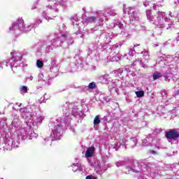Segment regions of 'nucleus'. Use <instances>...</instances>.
Returning a JSON list of instances; mask_svg holds the SVG:
<instances>
[{
	"label": "nucleus",
	"mask_w": 179,
	"mask_h": 179,
	"mask_svg": "<svg viewBox=\"0 0 179 179\" xmlns=\"http://www.w3.org/2000/svg\"><path fill=\"white\" fill-rule=\"evenodd\" d=\"M165 137L166 139H173L176 141L179 138V132L176 129H171L165 133Z\"/></svg>",
	"instance_id": "nucleus-1"
},
{
	"label": "nucleus",
	"mask_w": 179,
	"mask_h": 179,
	"mask_svg": "<svg viewBox=\"0 0 179 179\" xmlns=\"http://www.w3.org/2000/svg\"><path fill=\"white\" fill-rule=\"evenodd\" d=\"M94 150H96V148L94 146L88 148L85 152V157L87 159H89V157H92V156L94 155Z\"/></svg>",
	"instance_id": "nucleus-2"
},
{
	"label": "nucleus",
	"mask_w": 179,
	"mask_h": 179,
	"mask_svg": "<svg viewBox=\"0 0 179 179\" xmlns=\"http://www.w3.org/2000/svg\"><path fill=\"white\" fill-rule=\"evenodd\" d=\"M163 75H162V73L159 71H155V73L152 75L153 80H157V79L162 78Z\"/></svg>",
	"instance_id": "nucleus-3"
},
{
	"label": "nucleus",
	"mask_w": 179,
	"mask_h": 179,
	"mask_svg": "<svg viewBox=\"0 0 179 179\" xmlns=\"http://www.w3.org/2000/svg\"><path fill=\"white\" fill-rule=\"evenodd\" d=\"M101 122V120H100V115H97L94 120V125H99Z\"/></svg>",
	"instance_id": "nucleus-4"
},
{
	"label": "nucleus",
	"mask_w": 179,
	"mask_h": 179,
	"mask_svg": "<svg viewBox=\"0 0 179 179\" xmlns=\"http://www.w3.org/2000/svg\"><path fill=\"white\" fill-rule=\"evenodd\" d=\"M97 20V17L94 16L90 17L88 19H87V23H94L96 20Z\"/></svg>",
	"instance_id": "nucleus-5"
},
{
	"label": "nucleus",
	"mask_w": 179,
	"mask_h": 179,
	"mask_svg": "<svg viewBox=\"0 0 179 179\" xmlns=\"http://www.w3.org/2000/svg\"><path fill=\"white\" fill-rule=\"evenodd\" d=\"M136 94L137 97H143L145 96V92L144 91H136Z\"/></svg>",
	"instance_id": "nucleus-6"
},
{
	"label": "nucleus",
	"mask_w": 179,
	"mask_h": 179,
	"mask_svg": "<svg viewBox=\"0 0 179 179\" xmlns=\"http://www.w3.org/2000/svg\"><path fill=\"white\" fill-rule=\"evenodd\" d=\"M36 66H37V68H43V66H44V63H43V61L41 60H37Z\"/></svg>",
	"instance_id": "nucleus-7"
},
{
	"label": "nucleus",
	"mask_w": 179,
	"mask_h": 179,
	"mask_svg": "<svg viewBox=\"0 0 179 179\" xmlns=\"http://www.w3.org/2000/svg\"><path fill=\"white\" fill-rule=\"evenodd\" d=\"M94 87H96V83L94 82L90 83L88 85V89H94Z\"/></svg>",
	"instance_id": "nucleus-8"
},
{
	"label": "nucleus",
	"mask_w": 179,
	"mask_h": 179,
	"mask_svg": "<svg viewBox=\"0 0 179 179\" xmlns=\"http://www.w3.org/2000/svg\"><path fill=\"white\" fill-rule=\"evenodd\" d=\"M21 90L22 91V92H24V93H27V87H26V86H22V87H21Z\"/></svg>",
	"instance_id": "nucleus-9"
},
{
	"label": "nucleus",
	"mask_w": 179,
	"mask_h": 179,
	"mask_svg": "<svg viewBox=\"0 0 179 179\" xmlns=\"http://www.w3.org/2000/svg\"><path fill=\"white\" fill-rule=\"evenodd\" d=\"M73 166L76 167L74 169H73V171H76V170L79 169V166H78V164H73Z\"/></svg>",
	"instance_id": "nucleus-10"
},
{
	"label": "nucleus",
	"mask_w": 179,
	"mask_h": 179,
	"mask_svg": "<svg viewBox=\"0 0 179 179\" xmlns=\"http://www.w3.org/2000/svg\"><path fill=\"white\" fill-rule=\"evenodd\" d=\"M85 179H96V177L93 176H87Z\"/></svg>",
	"instance_id": "nucleus-11"
},
{
	"label": "nucleus",
	"mask_w": 179,
	"mask_h": 179,
	"mask_svg": "<svg viewBox=\"0 0 179 179\" xmlns=\"http://www.w3.org/2000/svg\"><path fill=\"white\" fill-rule=\"evenodd\" d=\"M169 27H168L167 29H171V26H174V24H173V22H171V23L169 24Z\"/></svg>",
	"instance_id": "nucleus-12"
},
{
	"label": "nucleus",
	"mask_w": 179,
	"mask_h": 179,
	"mask_svg": "<svg viewBox=\"0 0 179 179\" xmlns=\"http://www.w3.org/2000/svg\"><path fill=\"white\" fill-rule=\"evenodd\" d=\"M131 171H132V173H139V171L134 169H131Z\"/></svg>",
	"instance_id": "nucleus-13"
},
{
	"label": "nucleus",
	"mask_w": 179,
	"mask_h": 179,
	"mask_svg": "<svg viewBox=\"0 0 179 179\" xmlns=\"http://www.w3.org/2000/svg\"><path fill=\"white\" fill-rule=\"evenodd\" d=\"M127 169L129 170V171H132V168H131V166H127Z\"/></svg>",
	"instance_id": "nucleus-14"
},
{
	"label": "nucleus",
	"mask_w": 179,
	"mask_h": 179,
	"mask_svg": "<svg viewBox=\"0 0 179 179\" xmlns=\"http://www.w3.org/2000/svg\"><path fill=\"white\" fill-rule=\"evenodd\" d=\"M176 96H179V90H177L176 92Z\"/></svg>",
	"instance_id": "nucleus-15"
},
{
	"label": "nucleus",
	"mask_w": 179,
	"mask_h": 179,
	"mask_svg": "<svg viewBox=\"0 0 179 179\" xmlns=\"http://www.w3.org/2000/svg\"><path fill=\"white\" fill-rule=\"evenodd\" d=\"M151 153L155 154V153H156V151H155V150H151Z\"/></svg>",
	"instance_id": "nucleus-16"
},
{
	"label": "nucleus",
	"mask_w": 179,
	"mask_h": 179,
	"mask_svg": "<svg viewBox=\"0 0 179 179\" xmlns=\"http://www.w3.org/2000/svg\"><path fill=\"white\" fill-rule=\"evenodd\" d=\"M159 28H160V29H163V25L160 24V25H159Z\"/></svg>",
	"instance_id": "nucleus-17"
},
{
	"label": "nucleus",
	"mask_w": 179,
	"mask_h": 179,
	"mask_svg": "<svg viewBox=\"0 0 179 179\" xmlns=\"http://www.w3.org/2000/svg\"><path fill=\"white\" fill-rule=\"evenodd\" d=\"M62 37H65V38H66V35L62 34Z\"/></svg>",
	"instance_id": "nucleus-18"
},
{
	"label": "nucleus",
	"mask_w": 179,
	"mask_h": 179,
	"mask_svg": "<svg viewBox=\"0 0 179 179\" xmlns=\"http://www.w3.org/2000/svg\"><path fill=\"white\" fill-rule=\"evenodd\" d=\"M15 27H16V25H13V26L12 27V29H15Z\"/></svg>",
	"instance_id": "nucleus-19"
},
{
	"label": "nucleus",
	"mask_w": 179,
	"mask_h": 179,
	"mask_svg": "<svg viewBox=\"0 0 179 179\" xmlns=\"http://www.w3.org/2000/svg\"><path fill=\"white\" fill-rule=\"evenodd\" d=\"M11 59H13V61H15V59H14L13 57H12Z\"/></svg>",
	"instance_id": "nucleus-20"
},
{
	"label": "nucleus",
	"mask_w": 179,
	"mask_h": 179,
	"mask_svg": "<svg viewBox=\"0 0 179 179\" xmlns=\"http://www.w3.org/2000/svg\"><path fill=\"white\" fill-rule=\"evenodd\" d=\"M13 54H15V53H13V52H11V55H13Z\"/></svg>",
	"instance_id": "nucleus-21"
},
{
	"label": "nucleus",
	"mask_w": 179,
	"mask_h": 179,
	"mask_svg": "<svg viewBox=\"0 0 179 179\" xmlns=\"http://www.w3.org/2000/svg\"><path fill=\"white\" fill-rule=\"evenodd\" d=\"M22 106V103H20V105H19V107H20Z\"/></svg>",
	"instance_id": "nucleus-22"
},
{
	"label": "nucleus",
	"mask_w": 179,
	"mask_h": 179,
	"mask_svg": "<svg viewBox=\"0 0 179 179\" xmlns=\"http://www.w3.org/2000/svg\"><path fill=\"white\" fill-rule=\"evenodd\" d=\"M16 24H18V26H19V22H17Z\"/></svg>",
	"instance_id": "nucleus-23"
},
{
	"label": "nucleus",
	"mask_w": 179,
	"mask_h": 179,
	"mask_svg": "<svg viewBox=\"0 0 179 179\" xmlns=\"http://www.w3.org/2000/svg\"><path fill=\"white\" fill-rule=\"evenodd\" d=\"M22 108H20V111H22Z\"/></svg>",
	"instance_id": "nucleus-24"
},
{
	"label": "nucleus",
	"mask_w": 179,
	"mask_h": 179,
	"mask_svg": "<svg viewBox=\"0 0 179 179\" xmlns=\"http://www.w3.org/2000/svg\"><path fill=\"white\" fill-rule=\"evenodd\" d=\"M134 47H137V45H134Z\"/></svg>",
	"instance_id": "nucleus-25"
}]
</instances>
